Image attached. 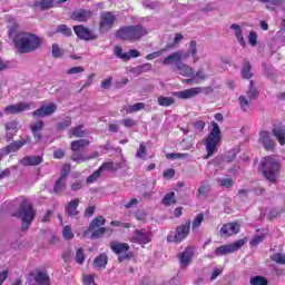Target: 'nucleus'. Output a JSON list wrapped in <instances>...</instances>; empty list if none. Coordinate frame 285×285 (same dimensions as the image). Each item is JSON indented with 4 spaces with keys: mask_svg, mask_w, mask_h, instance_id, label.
<instances>
[{
    "mask_svg": "<svg viewBox=\"0 0 285 285\" xmlns=\"http://www.w3.org/2000/svg\"><path fill=\"white\" fill-rule=\"evenodd\" d=\"M13 46L19 55H28L41 48V38L30 32H18L13 37Z\"/></svg>",
    "mask_w": 285,
    "mask_h": 285,
    "instance_id": "nucleus-1",
    "label": "nucleus"
},
{
    "mask_svg": "<svg viewBox=\"0 0 285 285\" xmlns=\"http://www.w3.org/2000/svg\"><path fill=\"white\" fill-rule=\"evenodd\" d=\"M258 170L262 173L263 177L269 181V184H277L282 166L279 165V160H277V158L267 156L262 158Z\"/></svg>",
    "mask_w": 285,
    "mask_h": 285,
    "instance_id": "nucleus-2",
    "label": "nucleus"
},
{
    "mask_svg": "<svg viewBox=\"0 0 285 285\" xmlns=\"http://www.w3.org/2000/svg\"><path fill=\"white\" fill-rule=\"evenodd\" d=\"M36 215L37 210L35 209V205H32V202L28 200V198H24L20 203L18 210L12 214V217L21 219L22 230H28V228H30V224L35 222Z\"/></svg>",
    "mask_w": 285,
    "mask_h": 285,
    "instance_id": "nucleus-3",
    "label": "nucleus"
},
{
    "mask_svg": "<svg viewBox=\"0 0 285 285\" xmlns=\"http://www.w3.org/2000/svg\"><path fill=\"white\" fill-rule=\"evenodd\" d=\"M148 35V29L141 24L124 26L116 31L117 39L122 41H140Z\"/></svg>",
    "mask_w": 285,
    "mask_h": 285,
    "instance_id": "nucleus-4",
    "label": "nucleus"
},
{
    "mask_svg": "<svg viewBox=\"0 0 285 285\" xmlns=\"http://www.w3.org/2000/svg\"><path fill=\"white\" fill-rule=\"evenodd\" d=\"M222 144V129H219V125L215 121L212 122V130L204 139V145L206 148V156L204 159H210L215 153H217V148Z\"/></svg>",
    "mask_w": 285,
    "mask_h": 285,
    "instance_id": "nucleus-5",
    "label": "nucleus"
},
{
    "mask_svg": "<svg viewBox=\"0 0 285 285\" xmlns=\"http://www.w3.org/2000/svg\"><path fill=\"white\" fill-rule=\"evenodd\" d=\"M101 226H106V218L104 216H97L90 222L88 228L83 232V237H88L91 233L90 239H99V237H104L106 233L108 235L112 233V229Z\"/></svg>",
    "mask_w": 285,
    "mask_h": 285,
    "instance_id": "nucleus-6",
    "label": "nucleus"
},
{
    "mask_svg": "<svg viewBox=\"0 0 285 285\" xmlns=\"http://www.w3.org/2000/svg\"><path fill=\"white\" fill-rule=\"evenodd\" d=\"M173 61L176 63L174 70H177L178 75L181 77H195V70L181 62V55L179 52H173L163 60V66H170Z\"/></svg>",
    "mask_w": 285,
    "mask_h": 285,
    "instance_id": "nucleus-7",
    "label": "nucleus"
},
{
    "mask_svg": "<svg viewBox=\"0 0 285 285\" xmlns=\"http://www.w3.org/2000/svg\"><path fill=\"white\" fill-rule=\"evenodd\" d=\"M90 146V140L88 139H78L70 142L71 160L77 164H81V161H90L92 157L83 156V148Z\"/></svg>",
    "mask_w": 285,
    "mask_h": 285,
    "instance_id": "nucleus-8",
    "label": "nucleus"
},
{
    "mask_svg": "<svg viewBox=\"0 0 285 285\" xmlns=\"http://www.w3.org/2000/svg\"><path fill=\"white\" fill-rule=\"evenodd\" d=\"M212 95L213 87H193L190 89H185L181 91L171 92V97H176V99H193V97H197V95Z\"/></svg>",
    "mask_w": 285,
    "mask_h": 285,
    "instance_id": "nucleus-9",
    "label": "nucleus"
},
{
    "mask_svg": "<svg viewBox=\"0 0 285 285\" xmlns=\"http://www.w3.org/2000/svg\"><path fill=\"white\" fill-rule=\"evenodd\" d=\"M190 235V219H187L184 224L178 225L174 232V235L167 236V242L171 244H181Z\"/></svg>",
    "mask_w": 285,
    "mask_h": 285,
    "instance_id": "nucleus-10",
    "label": "nucleus"
},
{
    "mask_svg": "<svg viewBox=\"0 0 285 285\" xmlns=\"http://www.w3.org/2000/svg\"><path fill=\"white\" fill-rule=\"evenodd\" d=\"M244 244H246V240L239 239L233 244L220 245L219 247H217L214 250V255H215V257H224L226 255H230V254L239 250V248H242V246H244Z\"/></svg>",
    "mask_w": 285,
    "mask_h": 285,
    "instance_id": "nucleus-11",
    "label": "nucleus"
},
{
    "mask_svg": "<svg viewBox=\"0 0 285 285\" xmlns=\"http://www.w3.org/2000/svg\"><path fill=\"white\" fill-rule=\"evenodd\" d=\"M115 21L117 17L110 11L102 12L99 19V30L101 32H108L115 27Z\"/></svg>",
    "mask_w": 285,
    "mask_h": 285,
    "instance_id": "nucleus-12",
    "label": "nucleus"
},
{
    "mask_svg": "<svg viewBox=\"0 0 285 285\" xmlns=\"http://www.w3.org/2000/svg\"><path fill=\"white\" fill-rule=\"evenodd\" d=\"M35 282L32 285H51L50 275L46 269H36L29 273V282Z\"/></svg>",
    "mask_w": 285,
    "mask_h": 285,
    "instance_id": "nucleus-13",
    "label": "nucleus"
},
{
    "mask_svg": "<svg viewBox=\"0 0 285 285\" xmlns=\"http://www.w3.org/2000/svg\"><path fill=\"white\" fill-rule=\"evenodd\" d=\"M73 32L78 39L83 41H95L97 39V35L92 30L81 24L73 26Z\"/></svg>",
    "mask_w": 285,
    "mask_h": 285,
    "instance_id": "nucleus-14",
    "label": "nucleus"
},
{
    "mask_svg": "<svg viewBox=\"0 0 285 285\" xmlns=\"http://www.w3.org/2000/svg\"><path fill=\"white\" fill-rule=\"evenodd\" d=\"M35 102H18L14 105H9L4 108L7 115H19L28 110H32Z\"/></svg>",
    "mask_w": 285,
    "mask_h": 285,
    "instance_id": "nucleus-15",
    "label": "nucleus"
},
{
    "mask_svg": "<svg viewBox=\"0 0 285 285\" xmlns=\"http://www.w3.org/2000/svg\"><path fill=\"white\" fill-rule=\"evenodd\" d=\"M57 112V104L41 105L40 108L32 111V117H52Z\"/></svg>",
    "mask_w": 285,
    "mask_h": 285,
    "instance_id": "nucleus-16",
    "label": "nucleus"
},
{
    "mask_svg": "<svg viewBox=\"0 0 285 285\" xmlns=\"http://www.w3.org/2000/svg\"><path fill=\"white\" fill-rule=\"evenodd\" d=\"M179 259L180 267L188 268L190 266V262H193V257H195V249L193 247H186L183 252L177 255Z\"/></svg>",
    "mask_w": 285,
    "mask_h": 285,
    "instance_id": "nucleus-17",
    "label": "nucleus"
},
{
    "mask_svg": "<svg viewBox=\"0 0 285 285\" xmlns=\"http://www.w3.org/2000/svg\"><path fill=\"white\" fill-rule=\"evenodd\" d=\"M79 204H81V200L79 198L71 199L66 206H65V213L67 217H71L72 219H79L80 212Z\"/></svg>",
    "mask_w": 285,
    "mask_h": 285,
    "instance_id": "nucleus-18",
    "label": "nucleus"
},
{
    "mask_svg": "<svg viewBox=\"0 0 285 285\" xmlns=\"http://www.w3.org/2000/svg\"><path fill=\"white\" fill-rule=\"evenodd\" d=\"M28 144H32V138L30 136H27L26 139L14 140L7 145L6 153L7 155H10V153H17V150H21V148Z\"/></svg>",
    "mask_w": 285,
    "mask_h": 285,
    "instance_id": "nucleus-19",
    "label": "nucleus"
},
{
    "mask_svg": "<svg viewBox=\"0 0 285 285\" xmlns=\"http://www.w3.org/2000/svg\"><path fill=\"white\" fill-rule=\"evenodd\" d=\"M91 17H92L91 10L78 9L71 13L70 19H72V21H78L79 23H86V21L91 19Z\"/></svg>",
    "mask_w": 285,
    "mask_h": 285,
    "instance_id": "nucleus-20",
    "label": "nucleus"
},
{
    "mask_svg": "<svg viewBox=\"0 0 285 285\" xmlns=\"http://www.w3.org/2000/svg\"><path fill=\"white\" fill-rule=\"evenodd\" d=\"M261 142L263 144L265 150L267 153H273L275 150L277 144L273 138H271V131H261L259 132Z\"/></svg>",
    "mask_w": 285,
    "mask_h": 285,
    "instance_id": "nucleus-21",
    "label": "nucleus"
},
{
    "mask_svg": "<svg viewBox=\"0 0 285 285\" xmlns=\"http://www.w3.org/2000/svg\"><path fill=\"white\" fill-rule=\"evenodd\" d=\"M130 242L132 244H150V234L146 233L144 229H136L134 230Z\"/></svg>",
    "mask_w": 285,
    "mask_h": 285,
    "instance_id": "nucleus-22",
    "label": "nucleus"
},
{
    "mask_svg": "<svg viewBox=\"0 0 285 285\" xmlns=\"http://www.w3.org/2000/svg\"><path fill=\"white\" fill-rule=\"evenodd\" d=\"M237 233H239V224L237 223H227L220 228V235L223 237H233V235H237Z\"/></svg>",
    "mask_w": 285,
    "mask_h": 285,
    "instance_id": "nucleus-23",
    "label": "nucleus"
},
{
    "mask_svg": "<svg viewBox=\"0 0 285 285\" xmlns=\"http://www.w3.org/2000/svg\"><path fill=\"white\" fill-rule=\"evenodd\" d=\"M272 135L278 141L279 146H285V126L274 125L272 129Z\"/></svg>",
    "mask_w": 285,
    "mask_h": 285,
    "instance_id": "nucleus-24",
    "label": "nucleus"
},
{
    "mask_svg": "<svg viewBox=\"0 0 285 285\" xmlns=\"http://www.w3.org/2000/svg\"><path fill=\"white\" fill-rule=\"evenodd\" d=\"M110 248L116 255H124V253H128V250H130V245H128V243L115 242L110 244Z\"/></svg>",
    "mask_w": 285,
    "mask_h": 285,
    "instance_id": "nucleus-25",
    "label": "nucleus"
},
{
    "mask_svg": "<svg viewBox=\"0 0 285 285\" xmlns=\"http://www.w3.org/2000/svg\"><path fill=\"white\" fill-rule=\"evenodd\" d=\"M68 177V173H61L60 177L58 178V181H56L55 186H53V193H56V195H59V193H63V190H66V178Z\"/></svg>",
    "mask_w": 285,
    "mask_h": 285,
    "instance_id": "nucleus-26",
    "label": "nucleus"
},
{
    "mask_svg": "<svg viewBox=\"0 0 285 285\" xmlns=\"http://www.w3.org/2000/svg\"><path fill=\"white\" fill-rule=\"evenodd\" d=\"M21 164L24 166H39L40 164H43V156H26L22 158Z\"/></svg>",
    "mask_w": 285,
    "mask_h": 285,
    "instance_id": "nucleus-27",
    "label": "nucleus"
},
{
    "mask_svg": "<svg viewBox=\"0 0 285 285\" xmlns=\"http://www.w3.org/2000/svg\"><path fill=\"white\" fill-rule=\"evenodd\" d=\"M56 1L57 0H36L33 7L40 8L42 11L50 10V8L57 7Z\"/></svg>",
    "mask_w": 285,
    "mask_h": 285,
    "instance_id": "nucleus-28",
    "label": "nucleus"
},
{
    "mask_svg": "<svg viewBox=\"0 0 285 285\" xmlns=\"http://www.w3.org/2000/svg\"><path fill=\"white\" fill-rule=\"evenodd\" d=\"M230 30H234V35H235L238 43H240L242 48H246V40L244 39V33L242 31V27L237 23H233L230 26Z\"/></svg>",
    "mask_w": 285,
    "mask_h": 285,
    "instance_id": "nucleus-29",
    "label": "nucleus"
},
{
    "mask_svg": "<svg viewBox=\"0 0 285 285\" xmlns=\"http://www.w3.org/2000/svg\"><path fill=\"white\" fill-rule=\"evenodd\" d=\"M144 108H146V104L137 102L131 106H124L121 112H125L126 115H132V112H139V110H144Z\"/></svg>",
    "mask_w": 285,
    "mask_h": 285,
    "instance_id": "nucleus-30",
    "label": "nucleus"
},
{
    "mask_svg": "<svg viewBox=\"0 0 285 285\" xmlns=\"http://www.w3.org/2000/svg\"><path fill=\"white\" fill-rule=\"evenodd\" d=\"M70 126H72V118L67 116L62 121L56 124V130H58V132H63V130H68Z\"/></svg>",
    "mask_w": 285,
    "mask_h": 285,
    "instance_id": "nucleus-31",
    "label": "nucleus"
},
{
    "mask_svg": "<svg viewBox=\"0 0 285 285\" xmlns=\"http://www.w3.org/2000/svg\"><path fill=\"white\" fill-rule=\"evenodd\" d=\"M107 265H108V255L104 253L96 256V258L94 259V266L96 268H106Z\"/></svg>",
    "mask_w": 285,
    "mask_h": 285,
    "instance_id": "nucleus-32",
    "label": "nucleus"
},
{
    "mask_svg": "<svg viewBox=\"0 0 285 285\" xmlns=\"http://www.w3.org/2000/svg\"><path fill=\"white\" fill-rule=\"evenodd\" d=\"M261 3H266V8L267 10H269L271 12L275 11V8H277V6H282L283 3H285V0H258Z\"/></svg>",
    "mask_w": 285,
    "mask_h": 285,
    "instance_id": "nucleus-33",
    "label": "nucleus"
},
{
    "mask_svg": "<svg viewBox=\"0 0 285 285\" xmlns=\"http://www.w3.org/2000/svg\"><path fill=\"white\" fill-rule=\"evenodd\" d=\"M210 190H213V188L209 184H203L196 191L197 199H202V197H207Z\"/></svg>",
    "mask_w": 285,
    "mask_h": 285,
    "instance_id": "nucleus-34",
    "label": "nucleus"
},
{
    "mask_svg": "<svg viewBox=\"0 0 285 285\" xmlns=\"http://www.w3.org/2000/svg\"><path fill=\"white\" fill-rule=\"evenodd\" d=\"M253 67L250 66L249 61H245L243 69H242V78L243 79H253Z\"/></svg>",
    "mask_w": 285,
    "mask_h": 285,
    "instance_id": "nucleus-35",
    "label": "nucleus"
},
{
    "mask_svg": "<svg viewBox=\"0 0 285 285\" xmlns=\"http://www.w3.org/2000/svg\"><path fill=\"white\" fill-rule=\"evenodd\" d=\"M98 170H100V173H104V170H109L115 173L116 170H119V165H115V163L112 161H105L100 165V167L98 168Z\"/></svg>",
    "mask_w": 285,
    "mask_h": 285,
    "instance_id": "nucleus-36",
    "label": "nucleus"
},
{
    "mask_svg": "<svg viewBox=\"0 0 285 285\" xmlns=\"http://www.w3.org/2000/svg\"><path fill=\"white\" fill-rule=\"evenodd\" d=\"M157 101L160 106H163V108L175 106V98L171 97L159 96Z\"/></svg>",
    "mask_w": 285,
    "mask_h": 285,
    "instance_id": "nucleus-37",
    "label": "nucleus"
},
{
    "mask_svg": "<svg viewBox=\"0 0 285 285\" xmlns=\"http://www.w3.org/2000/svg\"><path fill=\"white\" fill-rule=\"evenodd\" d=\"M56 35H63V37H72V29L68 24H59L56 29Z\"/></svg>",
    "mask_w": 285,
    "mask_h": 285,
    "instance_id": "nucleus-38",
    "label": "nucleus"
},
{
    "mask_svg": "<svg viewBox=\"0 0 285 285\" xmlns=\"http://www.w3.org/2000/svg\"><path fill=\"white\" fill-rule=\"evenodd\" d=\"M69 137H77V138H81L83 137V135H86V131H83V125H78L76 127H72L69 130Z\"/></svg>",
    "mask_w": 285,
    "mask_h": 285,
    "instance_id": "nucleus-39",
    "label": "nucleus"
},
{
    "mask_svg": "<svg viewBox=\"0 0 285 285\" xmlns=\"http://www.w3.org/2000/svg\"><path fill=\"white\" fill-rule=\"evenodd\" d=\"M153 70V65L150 62L139 65L134 69L136 75H144V72H150Z\"/></svg>",
    "mask_w": 285,
    "mask_h": 285,
    "instance_id": "nucleus-40",
    "label": "nucleus"
},
{
    "mask_svg": "<svg viewBox=\"0 0 285 285\" xmlns=\"http://www.w3.org/2000/svg\"><path fill=\"white\" fill-rule=\"evenodd\" d=\"M163 204L164 206H173V204H177L175 191L167 193L163 198Z\"/></svg>",
    "mask_w": 285,
    "mask_h": 285,
    "instance_id": "nucleus-41",
    "label": "nucleus"
},
{
    "mask_svg": "<svg viewBox=\"0 0 285 285\" xmlns=\"http://www.w3.org/2000/svg\"><path fill=\"white\" fill-rule=\"evenodd\" d=\"M189 55L193 57L194 63H197V61H199V57L197 56V41L195 40H191L189 42Z\"/></svg>",
    "mask_w": 285,
    "mask_h": 285,
    "instance_id": "nucleus-42",
    "label": "nucleus"
},
{
    "mask_svg": "<svg viewBox=\"0 0 285 285\" xmlns=\"http://www.w3.org/2000/svg\"><path fill=\"white\" fill-rule=\"evenodd\" d=\"M114 52L116 57H118V59H122V61H130V55H128L127 52L124 53V49H121V47L116 46L114 48Z\"/></svg>",
    "mask_w": 285,
    "mask_h": 285,
    "instance_id": "nucleus-43",
    "label": "nucleus"
},
{
    "mask_svg": "<svg viewBox=\"0 0 285 285\" xmlns=\"http://www.w3.org/2000/svg\"><path fill=\"white\" fill-rule=\"evenodd\" d=\"M257 88H255V82L252 80L249 81V89L247 90V99L253 101V99H257Z\"/></svg>",
    "mask_w": 285,
    "mask_h": 285,
    "instance_id": "nucleus-44",
    "label": "nucleus"
},
{
    "mask_svg": "<svg viewBox=\"0 0 285 285\" xmlns=\"http://www.w3.org/2000/svg\"><path fill=\"white\" fill-rule=\"evenodd\" d=\"M203 222H204V213L197 214L194 220L190 222L193 230H197V228L202 226Z\"/></svg>",
    "mask_w": 285,
    "mask_h": 285,
    "instance_id": "nucleus-45",
    "label": "nucleus"
},
{
    "mask_svg": "<svg viewBox=\"0 0 285 285\" xmlns=\"http://www.w3.org/2000/svg\"><path fill=\"white\" fill-rule=\"evenodd\" d=\"M239 106L242 108L243 112H248V109L250 108V101L246 96H239L238 97Z\"/></svg>",
    "mask_w": 285,
    "mask_h": 285,
    "instance_id": "nucleus-46",
    "label": "nucleus"
},
{
    "mask_svg": "<svg viewBox=\"0 0 285 285\" xmlns=\"http://www.w3.org/2000/svg\"><path fill=\"white\" fill-rule=\"evenodd\" d=\"M249 284L250 285H268V279H266V277L264 276H253L249 279Z\"/></svg>",
    "mask_w": 285,
    "mask_h": 285,
    "instance_id": "nucleus-47",
    "label": "nucleus"
},
{
    "mask_svg": "<svg viewBox=\"0 0 285 285\" xmlns=\"http://www.w3.org/2000/svg\"><path fill=\"white\" fill-rule=\"evenodd\" d=\"M51 55L55 59H61V57H63V50H61L58 43H53L51 46Z\"/></svg>",
    "mask_w": 285,
    "mask_h": 285,
    "instance_id": "nucleus-48",
    "label": "nucleus"
},
{
    "mask_svg": "<svg viewBox=\"0 0 285 285\" xmlns=\"http://www.w3.org/2000/svg\"><path fill=\"white\" fill-rule=\"evenodd\" d=\"M45 126H46V122H43V120H39L36 124L30 125V130L31 132H41Z\"/></svg>",
    "mask_w": 285,
    "mask_h": 285,
    "instance_id": "nucleus-49",
    "label": "nucleus"
},
{
    "mask_svg": "<svg viewBox=\"0 0 285 285\" xmlns=\"http://www.w3.org/2000/svg\"><path fill=\"white\" fill-rule=\"evenodd\" d=\"M272 262H275V264H282L285 265V254L276 253L271 256Z\"/></svg>",
    "mask_w": 285,
    "mask_h": 285,
    "instance_id": "nucleus-50",
    "label": "nucleus"
},
{
    "mask_svg": "<svg viewBox=\"0 0 285 285\" xmlns=\"http://www.w3.org/2000/svg\"><path fill=\"white\" fill-rule=\"evenodd\" d=\"M62 236L65 239L70 240L75 238V234L72 233V228L70 226H65L62 229Z\"/></svg>",
    "mask_w": 285,
    "mask_h": 285,
    "instance_id": "nucleus-51",
    "label": "nucleus"
},
{
    "mask_svg": "<svg viewBox=\"0 0 285 285\" xmlns=\"http://www.w3.org/2000/svg\"><path fill=\"white\" fill-rule=\"evenodd\" d=\"M83 262H86V255L83 254V248H78L76 252V264L83 265Z\"/></svg>",
    "mask_w": 285,
    "mask_h": 285,
    "instance_id": "nucleus-52",
    "label": "nucleus"
},
{
    "mask_svg": "<svg viewBox=\"0 0 285 285\" xmlns=\"http://www.w3.org/2000/svg\"><path fill=\"white\" fill-rule=\"evenodd\" d=\"M146 155H147L146 145H144V142H142V144L139 145V148L136 153V157L138 159H146Z\"/></svg>",
    "mask_w": 285,
    "mask_h": 285,
    "instance_id": "nucleus-53",
    "label": "nucleus"
},
{
    "mask_svg": "<svg viewBox=\"0 0 285 285\" xmlns=\"http://www.w3.org/2000/svg\"><path fill=\"white\" fill-rule=\"evenodd\" d=\"M186 157H188V154H181V153L166 154V159H186Z\"/></svg>",
    "mask_w": 285,
    "mask_h": 285,
    "instance_id": "nucleus-54",
    "label": "nucleus"
},
{
    "mask_svg": "<svg viewBox=\"0 0 285 285\" xmlns=\"http://www.w3.org/2000/svg\"><path fill=\"white\" fill-rule=\"evenodd\" d=\"M165 51H166V49H160L158 51H154V52L147 55L146 59H147V61H153V59H157V58L161 57V55H164Z\"/></svg>",
    "mask_w": 285,
    "mask_h": 285,
    "instance_id": "nucleus-55",
    "label": "nucleus"
},
{
    "mask_svg": "<svg viewBox=\"0 0 285 285\" xmlns=\"http://www.w3.org/2000/svg\"><path fill=\"white\" fill-rule=\"evenodd\" d=\"M101 177V171L98 169L87 177V184H95V181Z\"/></svg>",
    "mask_w": 285,
    "mask_h": 285,
    "instance_id": "nucleus-56",
    "label": "nucleus"
},
{
    "mask_svg": "<svg viewBox=\"0 0 285 285\" xmlns=\"http://www.w3.org/2000/svg\"><path fill=\"white\" fill-rule=\"evenodd\" d=\"M81 72H86V69L81 66L72 67L67 70V75H79Z\"/></svg>",
    "mask_w": 285,
    "mask_h": 285,
    "instance_id": "nucleus-57",
    "label": "nucleus"
},
{
    "mask_svg": "<svg viewBox=\"0 0 285 285\" xmlns=\"http://www.w3.org/2000/svg\"><path fill=\"white\" fill-rule=\"evenodd\" d=\"M248 43L249 46H253V47L257 46V32L249 31Z\"/></svg>",
    "mask_w": 285,
    "mask_h": 285,
    "instance_id": "nucleus-58",
    "label": "nucleus"
},
{
    "mask_svg": "<svg viewBox=\"0 0 285 285\" xmlns=\"http://www.w3.org/2000/svg\"><path fill=\"white\" fill-rule=\"evenodd\" d=\"M235 181L232 178H223L220 179V186L224 188H233Z\"/></svg>",
    "mask_w": 285,
    "mask_h": 285,
    "instance_id": "nucleus-59",
    "label": "nucleus"
},
{
    "mask_svg": "<svg viewBox=\"0 0 285 285\" xmlns=\"http://www.w3.org/2000/svg\"><path fill=\"white\" fill-rule=\"evenodd\" d=\"M6 130H19V121L13 120L4 125Z\"/></svg>",
    "mask_w": 285,
    "mask_h": 285,
    "instance_id": "nucleus-60",
    "label": "nucleus"
},
{
    "mask_svg": "<svg viewBox=\"0 0 285 285\" xmlns=\"http://www.w3.org/2000/svg\"><path fill=\"white\" fill-rule=\"evenodd\" d=\"M135 217L138 222H146V210L144 209H138L135 213Z\"/></svg>",
    "mask_w": 285,
    "mask_h": 285,
    "instance_id": "nucleus-61",
    "label": "nucleus"
},
{
    "mask_svg": "<svg viewBox=\"0 0 285 285\" xmlns=\"http://www.w3.org/2000/svg\"><path fill=\"white\" fill-rule=\"evenodd\" d=\"M97 210V206L92 205L85 209V217L90 218L95 215V212Z\"/></svg>",
    "mask_w": 285,
    "mask_h": 285,
    "instance_id": "nucleus-62",
    "label": "nucleus"
},
{
    "mask_svg": "<svg viewBox=\"0 0 285 285\" xmlns=\"http://www.w3.org/2000/svg\"><path fill=\"white\" fill-rule=\"evenodd\" d=\"M262 242H264V235H258V236H255V237L250 240L249 245H250V246H257V245L262 244Z\"/></svg>",
    "mask_w": 285,
    "mask_h": 285,
    "instance_id": "nucleus-63",
    "label": "nucleus"
},
{
    "mask_svg": "<svg viewBox=\"0 0 285 285\" xmlns=\"http://www.w3.org/2000/svg\"><path fill=\"white\" fill-rule=\"evenodd\" d=\"M164 179H173V177H175V169L169 168L167 170L164 171L163 174Z\"/></svg>",
    "mask_w": 285,
    "mask_h": 285,
    "instance_id": "nucleus-64",
    "label": "nucleus"
}]
</instances>
